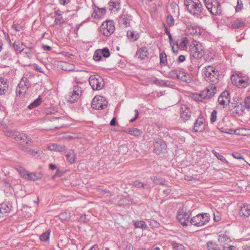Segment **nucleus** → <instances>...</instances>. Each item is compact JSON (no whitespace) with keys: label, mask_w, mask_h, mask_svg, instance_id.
<instances>
[{"label":"nucleus","mask_w":250,"mask_h":250,"mask_svg":"<svg viewBox=\"0 0 250 250\" xmlns=\"http://www.w3.org/2000/svg\"><path fill=\"white\" fill-rule=\"evenodd\" d=\"M218 129L221 132L225 133H227V134H233L235 132V131L233 129H228V128H225V127L218 128Z\"/></svg>","instance_id":"58"},{"label":"nucleus","mask_w":250,"mask_h":250,"mask_svg":"<svg viewBox=\"0 0 250 250\" xmlns=\"http://www.w3.org/2000/svg\"><path fill=\"white\" fill-rule=\"evenodd\" d=\"M186 31L188 34L195 37L203 36L205 33L204 29L195 23L188 24L187 25Z\"/></svg>","instance_id":"12"},{"label":"nucleus","mask_w":250,"mask_h":250,"mask_svg":"<svg viewBox=\"0 0 250 250\" xmlns=\"http://www.w3.org/2000/svg\"><path fill=\"white\" fill-rule=\"evenodd\" d=\"M230 102V95L228 91H224L222 92L218 99L219 104L223 107L227 105Z\"/></svg>","instance_id":"19"},{"label":"nucleus","mask_w":250,"mask_h":250,"mask_svg":"<svg viewBox=\"0 0 250 250\" xmlns=\"http://www.w3.org/2000/svg\"><path fill=\"white\" fill-rule=\"evenodd\" d=\"M55 21L54 24L58 25L59 27H62V24L64 22V20L62 17H54Z\"/></svg>","instance_id":"49"},{"label":"nucleus","mask_w":250,"mask_h":250,"mask_svg":"<svg viewBox=\"0 0 250 250\" xmlns=\"http://www.w3.org/2000/svg\"><path fill=\"white\" fill-rule=\"evenodd\" d=\"M160 64L165 65L167 62V55L165 53L162 52L160 54Z\"/></svg>","instance_id":"52"},{"label":"nucleus","mask_w":250,"mask_h":250,"mask_svg":"<svg viewBox=\"0 0 250 250\" xmlns=\"http://www.w3.org/2000/svg\"><path fill=\"white\" fill-rule=\"evenodd\" d=\"M108 102L105 97L102 96H95L92 100L91 107L97 110L104 109L107 106Z\"/></svg>","instance_id":"10"},{"label":"nucleus","mask_w":250,"mask_h":250,"mask_svg":"<svg viewBox=\"0 0 250 250\" xmlns=\"http://www.w3.org/2000/svg\"><path fill=\"white\" fill-rule=\"evenodd\" d=\"M105 12L106 9L104 8H100L98 7L95 6L93 8L92 16L94 18H100L105 13Z\"/></svg>","instance_id":"29"},{"label":"nucleus","mask_w":250,"mask_h":250,"mask_svg":"<svg viewBox=\"0 0 250 250\" xmlns=\"http://www.w3.org/2000/svg\"><path fill=\"white\" fill-rule=\"evenodd\" d=\"M150 226L152 228H159L160 224L158 222L154 219H151L149 221Z\"/></svg>","instance_id":"60"},{"label":"nucleus","mask_w":250,"mask_h":250,"mask_svg":"<svg viewBox=\"0 0 250 250\" xmlns=\"http://www.w3.org/2000/svg\"><path fill=\"white\" fill-rule=\"evenodd\" d=\"M42 175L39 172H29L27 180L30 181H36L41 179Z\"/></svg>","instance_id":"34"},{"label":"nucleus","mask_w":250,"mask_h":250,"mask_svg":"<svg viewBox=\"0 0 250 250\" xmlns=\"http://www.w3.org/2000/svg\"><path fill=\"white\" fill-rule=\"evenodd\" d=\"M65 156L67 161L70 164L75 162L76 158V154L73 150L70 149L65 151Z\"/></svg>","instance_id":"27"},{"label":"nucleus","mask_w":250,"mask_h":250,"mask_svg":"<svg viewBox=\"0 0 250 250\" xmlns=\"http://www.w3.org/2000/svg\"><path fill=\"white\" fill-rule=\"evenodd\" d=\"M50 233V230H47L46 232L43 233L41 235V236H40V239L42 241L46 242L48 241L49 239Z\"/></svg>","instance_id":"47"},{"label":"nucleus","mask_w":250,"mask_h":250,"mask_svg":"<svg viewBox=\"0 0 250 250\" xmlns=\"http://www.w3.org/2000/svg\"><path fill=\"white\" fill-rule=\"evenodd\" d=\"M90 219V217L88 215L84 214L81 216L80 220L81 221L86 223Z\"/></svg>","instance_id":"64"},{"label":"nucleus","mask_w":250,"mask_h":250,"mask_svg":"<svg viewBox=\"0 0 250 250\" xmlns=\"http://www.w3.org/2000/svg\"><path fill=\"white\" fill-rule=\"evenodd\" d=\"M82 93V88L78 85H75L73 87L72 91L67 98L68 103H74L80 98Z\"/></svg>","instance_id":"13"},{"label":"nucleus","mask_w":250,"mask_h":250,"mask_svg":"<svg viewBox=\"0 0 250 250\" xmlns=\"http://www.w3.org/2000/svg\"><path fill=\"white\" fill-rule=\"evenodd\" d=\"M32 76L29 73L24 74L16 89L17 96H23L31 86Z\"/></svg>","instance_id":"2"},{"label":"nucleus","mask_w":250,"mask_h":250,"mask_svg":"<svg viewBox=\"0 0 250 250\" xmlns=\"http://www.w3.org/2000/svg\"><path fill=\"white\" fill-rule=\"evenodd\" d=\"M153 146L154 152L157 155L165 152L167 150V146L166 143L161 139L154 140Z\"/></svg>","instance_id":"14"},{"label":"nucleus","mask_w":250,"mask_h":250,"mask_svg":"<svg viewBox=\"0 0 250 250\" xmlns=\"http://www.w3.org/2000/svg\"><path fill=\"white\" fill-rule=\"evenodd\" d=\"M218 237V241L221 243H224L225 244H227L231 241L230 238L227 232L222 234H220Z\"/></svg>","instance_id":"35"},{"label":"nucleus","mask_w":250,"mask_h":250,"mask_svg":"<svg viewBox=\"0 0 250 250\" xmlns=\"http://www.w3.org/2000/svg\"><path fill=\"white\" fill-rule=\"evenodd\" d=\"M60 66L62 70L66 71H70L73 69L74 66L72 65H70L69 63L62 62H61Z\"/></svg>","instance_id":"43"},{"label":"nucleus","mask_w":250,"mask_h":250,"mask_svg":"<svg viewBox=\"0 0 250 250\" xmlns=\"http://www.w3.org/2000/svg\"><path fill=\"white\" fill-rule=\"evenodd\" d=\"M20 141H21V143L30 145L32 142V140L27 135L24 133H21V137H20Z\"/></svg>","instance_id":"38"},{"label":"nucleus","mask_w":250,"mask_h":250,"mask_svg":"<svg viewBox=\"0 0 250 250\" xmlns=\"http://www.w3.org/2000/svg\"><path fill=\"white\" fill-rule=\"evenodd\" d=\"M210 220V215L207 213H201L191 217L189 224L197 227H202L207 225Z\"/></svg>","instance_id":"4"},{"label":"nucleus","mask_w":250,"mask_h":250,"mask_svg":"<svg viewBox=\"0 0 250 250\" xmlns=\"http://www.w3.org/2000/svg\"><path fill=\"white\" fill-rule=\"evenodd\" d=\"M190 56L195 59L201 58L204 55V50L202 45L199 42H195L189 46Z\"/></svg>","instance_id":"6"},{"label":"nucleus","mask_w":250,"mask_h":250,"mask_svg":"<svg viewBox=\"0 0 250 250\" xmlns=\"http://www.w3.org/2000/svg\"><path fill=\"white\" fill-rule=\"evenodd\" d=\"M235 12L238 13L243 9V3L242 0H237V5L235 6Z\"/></svg>","instance_id":"53"},{"label":"nucleus","mask_w":250,"mask_h":250,"mask_svg":"<svg viewBox=\"0 0 250 250\" xmlns=\"http://www.w3.org/2000/svg\"><path fill=\"white\" fill-rule=\"evenodd\" d=\"M117 20L121 26L126 28L130 26V22L132 20V17L130 14L123 12L117 18Z\"/></svg>","instance_id":"15"},{"label":"nucleus","mask_w":250,"mask_h":250,"mask_svg":"<svg viewBox=\"0 0 250 250\" xmlns=\"http://www.w3.org/2000/svg\"><path fill=\"white\" fill-rule=\"evenodd\" d=\"M193 98L197 101H202L206 98L202 96V93L201 91L200 93H195L193 95Z\"/></svg>","instance_id":"54"},{"label":"nucleus","mask_w":250,"mask_h":250,"mask_svg":"<svg viewBox=\"0 0 250 250\" xmlns=\"http://www.w3.org/2000/svg\"><path fill=\"white\" fill-rule=\"evenodd\" d=\"M23 53L25 57L29 59L31 58L34 53L33 48L32 47H28L26 50L23 51Z\"/></svg>","instance_id":"44"},{"label":"nucleus","mask_w":250,"mask_h":250,"mask_svg":"<svg viewBox=\"0 0 250 250\" xmlns=\"http://www.w3.org/2000/svg\"><path fill=\"white\" fill-rule=\"evenodd\" d=\"M188 42L187 38L186 37H184L181 40L177 41L176 43V46H177L176 48H179L180 49L185 50L187 47Z\"/></svg>","instance_id":"31"},{"label":"nucleus","mask_w":250,"mask_h":250,"mask_svg":"<svg viewBox=\"0 0 250 250\" xmlns=\"http://www.w3.org/2000/svg\"><path fill=\"white\" fill-rule=\"evenodd\" d=\"M108 4L109 10L114 13L120 9V0H110Z\"/></svg>","instance_id":"21"},{"label":"nucleus","mask_w":250,"mask_h":250,"mask_svg":"<svg viewBox=\"0 0 250 250\" xmlns=\"http://www.w3.org/2000/svg\"><path fill=\"white\" fill-rule=\"evenodd\" d=\"M136 55L141 60H144L148 57V52L147 48L146 47L140 48L136 53Z\"/></svg>","instance_id":"30"},{"label":"nucleus","mask_w":250,"mask_h":250,"mask_svg":"<svg viewBox=\"0 0 250 250\" xmlns=\"http://www.w3.org/2000/svg\"><path fill=\"white\" fill-rule=\"evenodd\" d=\"M150 179L152 180L153 183L154 184H155L156 185H160L167 186V185L166 184L165 179H164L160 176H152V177H150Z\"/></svg>","instance_id":"32"},{"label":"nucleus","mask_w":250,"mask_h":250,"mask_svg":"<svg viewBox=\"0 0 250 250\" xmlns=\"http://www.w3.org/2000/svg\"><path fill=\"white\" fill-rule=\"evenodd\" d=\"M102 57L101 49H97L94 53L93 59L95 61H99L102 59Z\"/></svg>","instance_id":"48"},{"label":"nucleus","mask_w":250,"mask_h":250,"mask_svg":"<svg viewBox=\"0 0 250 250\" xmlns=\"http://www.w3.org/2000/svg\"><path fill=\"white\" fill-rule=\"evenodd\" d=\"M47 148L50 151L57 152H63L65 150V147L64 146L55 143L48 145L47 146Z\"/></svg>","instance_id":"28"},{"label":"nucleus","mask_w":250,"mask_h":250,"mask_svg":"<svg viewBox=\"0 0 250 250\" xmlns=\"http://www.w3.org/2000/svg\"><path fill=\"white\" fill-rule=\"evenodd\" d=\"M89 83L94 90H100L104 85L103 78L99 75L91 76L89 78Z\"/></svg>","instance_id":"8"},{"label":"nucleus","mask_w":250,"mask_h":250,"mask_svg":"<svg viewBox=\"0 0 250 250\" xmlns=\"http://www.w3.org/2000/svg\"><path fill=\"white\" fill-rule=\"evenodd\" d=\"M132 185L133 186L138 188H148V187L147 186V185L145 184L138 180L134 181L133 182Z\"/></svg>","instance_id":"45"},{"label":"nucleus","mask_w":250,"mask_h":250,"mask_svg":"<svg viewBox=\"0 0 250 250\" xmlns=\"http://www.w3.org/2000/svg\"><path fill=\"white\" fill-rule=\"evenodd\" d=\"M128 133L134 136L139 137L143 133L141 129L136 128H130L128 130Z\"/></svg>","instance_id":"39"},{"label":"nucleus","mask_w":250,"mask_h":250,"mask_svg":"<svg viewBox=\"0 0 250 250\" xmlns=\"http://www.w3.org/2000/svg\"><path fill=\"white\" fill-rule=\"evenodd\" d=\"M202 72L204 79L208 83L216 84L218 82L219 72L213 66L205 67Z\"/></svg>","instance_id":"3"},{"label":"nucleus","mask_w":250,"mask_h":250,"mask_svg":"<svg viewBox=\"0 0 250 250\" xmlns=\"http://www.w3.org/2000/svg\"><path fill=\"white\" fill-rule=\"evenodd\" d=\"M207 124L206 119L203 116H199L194 124L193 130L195 132H203L206 128Z\"/></svg>","instance_id":"16"},{"label":"nucleus","mask_w":250,"mask_h":250,"mask_svg":"<svg viewBox=\"0 0 250 250\" xmlns=\"http://www.w3.org/2000/svg\"><path fill=\"white\" fill-rule=\"evenodd\" d=\"M59 217L62 221H67L71 218V214L69 211H65L60 213Z\"/></svg>","instance_id":"40"},{"label":"nucleus","mask_w":250,"mask_h":250,"mask_svg":"<svg viewBox=\"0 0 250 250\" xmlns=\"http://www.w3.org/2000/svg\"><path fill=\"white\" fill-rule=\"evenodd\" d=\"M205 5L210 13L213 15L221 13V6L218 0H204Z\"/></svg>","instance_id":"5"},{"label":"nucleus","mask_w":250,"mask_h":250,"mask_svg":"<svg viewBox=\"0 0 250 250\" xmlns=\"http://www.w3.org/2000/svg\"><path fill=\"white\" fill-rule=\"evenodd\" d=\"M101 52L103 57L108 58L110 56V51L107 47H105L102 49H101Z\"/></svg>","instance_id":"55"},{"label":"nucleus","mask_w":250,"mask_h":250,"mask_svg":"<svg viewBox=\"0 0 250 250\" xmlns=\"http://www.w3.org/2000/svg\"><path fill=\"white\" fill-rule=\"evenodd\" d=\"M245 22L240 19H237L231 21L230 22V26L233 29H238L244 27Z\"/></svg>","instance_id":"26"},{"label":"nucleus","mask_w":250,"mask_h":250,"mask_svg":"<svg viewBox=\"0 0 250 250\" xmlns=\"http://www.w3.org/2000/svg\"><path fill=\"white\" fill-rule=\"evenodd\" d=\"M7 81L3 78H0V96L4 95L8 89Z\"/></svg>","instance_id":"22"},{"label":"nucleus","mask_w":250,"mask_h":250,"mask_svg":"<svg viewBox=\"0 0 250 250\" xmlns=\"http://www.w3.org/2000/svg\"><path fill=\"white\" fill-rule=\"evenodd\" d=\"M207 247L208 250H220L218 245L215 243L211 241L208 242Z\"/></svg>","instance_id":"46"},{"label":"nucleus","mask_w":250,"mask_h":250,"mask_svg":"<svg viewBox=\"0 0 250 250\" xmlns=\"http://www.w3.org/2000/svg\"><path fill=\"white\" fill-rule=\"evenodd\" d=\"M210 122L211 124H214L217 120V111L213 110L211 113L210 115Z\"/></svg>","instance_id":"56"},{"label":"nucleus","mask_w":250,"mask_h":250,"mask_svg":"<svg viewBox=\"0 0 250 250\" xmlns=\"http://www.w3.org/2000/svg\"><path fill=\"white\" fill-rule=\"evenodd\" d=\"M11 210V207L6 203L0 204V217L4 213H8Z\"/></svg>","instance_id":"33"},{"label":"nucleus","mask_w":250,"mask_h":250,"mask_svg":"<svg viewBox=\"0 0 250 250\" xmlns=\"http://www.w3.org/2000/svg\"><path fill=\"white\" fill-rule=\"evenodd\" d=\"M171 245L173 248L177 250H184V247L182 244L173 242Z\"/></svg>","instance_id":"57"},{"label":"nucleus","mask_w":250,"mask_h":250,"mask_svg":"<svg viewBox=\"0 0 250 250\" xmlns=\"http://www.w3.org/2000/svg\"><path fill=\"white\" fill-rule=\"evenodd\" d=\"M191 216V211L188 210L187 211L183 208H181L178 211L177 218L181 225L183 227L186 228L189 223Z\"/></svg>","instance_id":"7"},{"label":"nucleus","mask_w":250,"mask_h":250,"mask_svg":"<svg viewBox=\"0 0 250 250\" xmlns=\"http://www.w3.org/2000/svg\"><path fill=\"white\" fill-rule=\"evenodd\" d=\"M42 98L41 97V96H39L37 99L34 100L32 103H31L28 105V108L30 109H32L38 106L42 103Z\"/></svg>","instance_id":"37"},{"label":"nucleus","mask_w":250,"mask_h":250,"mask_svg":"<svg viewBox=\"0 0 250 250\" xmlns=\"http://www.w3.org/2000/svg\"><path fill=\"white\" fill-rule=\"evenodd\" d=\"M167 22L169 26L174 25V19L172 16L168 15L167 17Z\"/></svg>","instance_id":"61"},{"label":"nucleus","mask_w":250,"mask_h":250,"mask_svg":"<svg viewBox=\"0 0 250 250\" xmlns=\"http://www.w3.org/2000/svg\"><path fill=\"white\" fill-rule=\"evenodd\" d=\"M153 83L155 84L161 86H167V84L165 80H159L156 78H154L153 81Z\"/></svg>","instance_id":"51"},{"label":"nucleus","mask_w":250,"mask_h":250,"mask_svg":"<svg viewBox=\"0 0 250 250\" xmlns=\"http://www.w3.org/2000/svg\"><path fill=\"white\" fill-rule=\"evenodd\" d=\"M239 213L241 216L249 217L250 215V204H244L240 207Z\"/></svg>","instance_id":"23"},{"label":"nucleus","mask_w":250,"mask_h":250,"mask_svg":"<svg viewBox=\"0 0 250 250\" xmlns=\"http://www.w3.org/2000/svg\"><path fill=\"white\" fill-rule=\"evenodd\" d=\"M215 84L210 83V85L207 86L205 89L201 91L202 96L205 97L206 99L213 97L217 91V87Z\"/></svg>","instance_id":"18"},{"label":"nucleus","mask_w":250,"mask_h":250,"mask_svg":"<svg viewBox=\"0 0 250 250\" xmlns=\"http://www.w3.org/2000/svg\"><path fill=\"white\" fill-rule=\"evenodd\" d=\"M212 153L217 157V158L218 160H220L221 161H222L224 163H228V161L223 155H222L220 153L217 152L215 150H212Z\"/></svg>","instance_id":"50"},{"label":"nucleus","mask_w":250,"mask_h":250,"mask_svg":"<svg viewBox=\"0 0 250 250\" xmlns=\"http://www.w3.org/2000/svg\"><path fill=\"white\" fill-rule=\"evenodd\" d=\"M128 39L132 42H136L140 38V34L133 30H128L126 33Z\"/></svg>","instance_id":"25"},{"label":"nucleus","mask_w":250,"mask_h":250,"mask_svg":"<svg viewBox=\"0 0 250 250\" xmlns=\"http://www.w3.org/2000/svg\"><path fill=\"white\" fill-rule=\"evenodd\" d=\"M244 104L246 108L250 110V96L247 97L245 99Z\"/></svg>","instance_id":"62"},{"label":"nucleus","mask_w":250,"mask_h":250,"mask_svg":"<svg viewBox=\"0 0 250 250\" xmlns=\"http://www.w3.org/2000/svg\"><path fill=\"white\" fill-rule=\"evenodd\" d=\"M12 137H13L16 141H20V137H21V133L18 132H14L12 133Z\"/></svg>","instance_id":"63"},{"label":"nucleus","mask_w":250,"mask_h":250,"mask_svg":"<svg viewBox=\"0 0 250 250\" xmlns=\"http://www.w3.org/2000/svg\"><path fill=\"white\" fill-rule=\"evenodd\" d=\"M180 115L181 119L186 122L191 117V112L190 109L186 105H182L180 107Z\"/></svg>","instance_id":"20"},{"label":"nucleus","mask_w":250,"mask_h":250,"mask_svg":"<svg viewBox=\"0 0 250 250\" xmlns=\"http://www.w3.org/2000/svg\"><path fill=\"white\" fill-rule=\"evenodd\" d=\"M16 169L17 170L20 175L23 178L27 179V178L29 173V172L26 171L24 168L21 167L16 168Z\"/></svg>","instance_id":"41"},{"label":"nucleus","mask_w":250,"mask_h":250,"mask_svg":"<svg viewBox=\"0 0 250 250\" xmlns=\"http://www.w3.org/2000/svg\"><path fill=\"white\" fill-rule=\"evenodd\" d=\"M133 222L136 228H139L142 229H146L147 228V225L144 221L134 220Z\"/></svg>","instance_id":"36"},{"label":"nucleus","mask_w":250,"mask_h":250,"mask_svg":"<svg viewBox=\"0 0 250 250\" xmlns=\"http://www.w3.org/2000/svg\"><path fill=\"white\" fill-rule=\"evenodd\" d=\"M11 53L9 51H5L1 55V59L2 60H9L11 58Z\"/></svg>","instance_id":"59"},{"label":"nucleus","mask_w":250,"mask_h":250,"mask_svg":"<svg viewBox=\"0 0 250 250\" xmlns=\"http://www.w3.org/2000/svg\"><path fill=\"white\" fill-rule=\"evenodd\" d=\"M231 79L232 83L239 87H245L249 84L247 78H243L241 76L237 75V76H232Z\"/></svg>","instance_id":"17"},{"label":"nucleus","mask_w":250,"mask_h":250,"mask_svg":"<svg viewBox=\"0 0 250 250\" xmlns=\"http://www.w3.org/2000/svg\"><path fill=\"white\" fill-rule=\"evenodd\" d=\"M188 11L193 17L201 18L205 15L206 10L200 0H184Z\"/></svg>","instance_id":"1"},{"label":"nucleus","mask_w":250,"mask_h":250,"mask_svg":"<svg viewBox=\"0 0 250 250\" xmlns=\"http://www.w3.org/2000/svg\"><path fill=\"white\" fill-rule=\"evenodd\" d=\"M22 45L23 44L19 41H15L13 43L14 48L17 53H21L23 51Z\"/></svg>","instance_id":"42"},{"label":"nucleus","mask_w":250,"mask_h":250,"mask_svg":"<svg viewBox=\"0 0 250 250\" xmlns=\"http://www.w3.org/2000/svg\"><path fill=\"white\" fill-rule=\"evenodd\" d=\"M114 22L112 21L104 22L101 25L100 31L101 33L106 37L110 36L114 31Z\"/></svg>","instance_id":"11"},{"label":"nucleus","mask_w":250,"mask_h":250,"mask_svg":"<svg viewBox=\"0 0 250 250\" xmlns=\"http://www.w3.org/2000/svg\"><path fill=\"white\" fill-rule=\"evenodd\" d=\"M171 78L173 79H178L187 83H190L192 81L189 74L182 69H177L172 71L170 73Z\"/></svg>","instance_id":"9"},{"label":"nucleus","mask_w":250,"mask_h":250,"mask_svg":"<svg viewBox=\"0 0 250 250\" xmlns=\"http://www.w3.org/2000/svg\"><path fill=\"white\" fill-rule=\"evenodd\" d=\"M49 120L54 123V128L56 129L62 128L64 125V119L62 117H53L50 118Z\"/></svg>","instance_id":"24"}]
</instances>
